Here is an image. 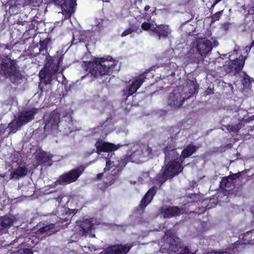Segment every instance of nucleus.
<instances>
[{
	"mask_svg": "<svg viewBox=\"0 0 254 254\" xmlns=\"http://www.w3.org/2000/svg\"><path fill=\"white\" fill-rule=\"evenodd\" d=\"M95 146L99 154L98 159L101 160L103 163H106V167L104 168L105 171L109 170L112 168L114 171H115L117 168H122L125 166L127 163L125 158L119 160L118 159L112 156L109 158L110 154L108 152L118 150L120 147L119 144L115 145L100 140L96 142Z\"/></svg>",
	"mask_w": 254,
	"mask_h": 254,
	"instance_id": "nucleus-1",
	"label": "nucleus"
},
{
	"mask_svg": "<svg viewBox=\"0 0 254 254\" xmlns=\"http://www.w3.org/2000/svg\"><path fill=\"white\" fill-rule=\"evenodd\" d=\"M165 154V162L168 161V163L165 167L162 175H158L157 180L161 183H163L167 179L172 178L174 175L178 174L183 170V168L180 164V160L178 162L175 161L178 159V153L176 149L168 150L166 149L164 150Z\"/></svg>",
	"mask_w": 254,
	"mask_h": 254,
	"instance_id": "nucleus-2",
	"label": "nucleus"
},
{
	"mask_svg": "<svg viewBox=\"0 0 254 254\" xmlns=\"http://www.w3.org/2000/svg\"><path fill=\"white\" fill-rule=\"evenodd\" d=\"M0 75L6 78H9L10 81L18 84L21 82L22 75L18 66L14 60L7 56L0 55Z\"/></svg>",
	"mask_w": 254,
	"mask_h": 254,
	"instance_id": "nucleus-3",
	"label": "nucleus"
},
{
	"mask_svg": "<svg viewBox=\"0 0 254 254\" xmlns=\"http://www.w3.org/2000/svg\"><path fill=\"white\" fill-rule=\"evenodd\" d=\"M188 85H190L191 87L189 94L181 87H178L167 97V104L170 109L174 110L181 107L184 102L195 92L197 87L193 84V81L188 82Z\"/></svg>",
	"mask_w": 254,
	"mask_h": 254,
	"instance_id": "nucleus-4",
	"label": "nucleus"
},
{
	"mask_svg": "<svg viewBox=\"0 0 254 254\" xmlns=\"http://www.w3.org/2000/svg\"><path fill=\"white\" fill-rule=\"evenodd\" d=\"M116 65L112 57H109L107 59L103 58L90 63V66L92 67L90 72L95 77L98 78L109 74Z\"/></svg>",
	"mask_w": 254,
	"mask_h": 254,
	"instance_id": "nucleus-5",
	"label": "nucleus"
},
{
	"mask_svg": "<svg viewBox=\"0 0 254 254\" xmlns=\"http://www.w3.org/2000/svg\"><path fill=\"white\" fill-rule=\"evenodd\" d=\"M164 244L161 246V249L167 250L169 254H193L190 253L187 247H182L179 246V239L175 235L171 234L170 231H167L163 237Z\"/></svg>",
	"mask_w": 254,
	"mask_h": 254,
	"instance_id": "nucleus-6",
	"label": "nucleus"
},
{
	"mask_svg": "<svg viewBox=\"0 0 254 254\" xmlns=\"http://www.w3.org/2000/svg\"><path fill=\"white\" fill-rule=\"evenodd\" d=\"M212 49V44L209 40L205 38H198L195 46L189 51L188 56L195 61L203 60Z\"/></svg>",
	"mask_w": 254,
	"mask_h": 254,
	"instance_id": "nucleus-7",
	"label": "nucleus"
},
{
	"mask_svg": "<svg viewBox=\"0 0 254 254\" xmlns=\"http://www.w3.org/2000/svg\"><path fill=\"white\" fill-rule=\"evenodd\" d=\"M141 28L145 31L150 30L152 33V35H157L159 40L166 38L171 33V29L168 25H157L156 24L143 22L141 24Z\"/></svg>",
	"mask_w": 254,
	"mask_h": 254,
	"instance_id": "nucleus-8",
	"label": "nucleus"
},
{
	"mask_svg": "<svg viewBox=\"0 0 254 254\" xmlns=\"http://www.w3.org/2000/svg\"><path fill=\"white\" fill-rule=\"evenodd\" d=\"M61 60L57 59L54 61V63H51L47 66L44 69L41 70L39 72L40 77L44 80L46 84H49L50 82L56 78V75L59 73V65Z\"/></svg>",
	"mask_w": 254,
	"mask_h": 254,
	"instance_id": "nucleus-9",
	"label": "nucleus"
},
{
	"mask_svg": "<svg viewBox=\"0 0 254 254\" xmlns=\"http://www.w3.org/2000/svg\"><path fill=\"white\" fill-rule=\"evenodd\" d=\"M84 170V167L80 166L73 169L67 173L60 176L55 183L50 185L53 188L58 185H64L75 182L81 175Z\"/></svg>",
	"mask_w": 254,
	"mask_h": 254,
	"instance_id": "nucleus-10",
	"label": "nucleus"
},
{
	"mask_svg": "<svg viewBox=\"0 0 254 254\" xmlns=\"http://www.w3.org/2000/svg\"><path fill=\"white\" fill-rule=\"evenodd\" d=\"M129 148L131 152L128 153L127 156L125 158L127 162L131 161L133 163H139V159L145 156V153L147 151V147L145 145L140 146L138 144H130Z\"/></svg>",
	"mask_w": 254,
	"mask_h": 254,
	"instance_id": "nucleus-11",
	"label": "nucleus"
},
{
	"mask_svg": "<svg viewBox=\"0 0 254 254\" xmlns=\"http://www.w3.org/2000/svg\"><path fill=\"white\" fill-rule=\"evenodd\" d=\"M44 120L45 131L53 133L58 129V124L60 121V115L59 113L54 111L50 114L45 115Z\"/></svg>",
	"mask_w": 254,
	"mask_h": 254,
	"instance_id": "nucleus-12",
	"label": "nucleus"
},
{
	"mask_svg": "<svg viewBox=\"0 0 254 254\" xmlns=\"http://www.w3.org/2000/svg\"><path fill=\"white\" fill-rule=\"evenodd\" d=\"M246 59V57L241 56L235 60L226 61L224 64L225 70L227 73H232L236 75L242 69Z\"/></svg>",
	"mask_w": 254,
	"mask_h": 254,
	"instance_id": "nucleus-13",
	"label": "nucleus"
},
{
	"mask_svg": "<svg viewBox=\"0 0 254 254\" xmlns=\"http://www.w3.org/2000/svg\"><path fill=\"white\" fill-rule=\"evenodd\" d=\"M37 109L33 108L29 111L21 112L17 121V126L21 127L23 125L31 121L34 118L35 115L37 113Z\"/></svg>",
	"mask_w": 254,
	"mask_h": 254,
	"instance_id": "nucleus-14",
	"label": "nucleus"
},
{
	"mask_svg": "<svg viewBox=\"0 0 254 254\" xmlns=\"http://www.w3.org/2000/svg\"><path fill=\"white\" fill-rule=\"evenodd\" d=\"M131 246L128 245H115L109 247L105 251L100 254H126Z\"/></svg>",
	"mask_w": 254,
	"mask_h": 254,
	"instance_id": "nucleus-15",
	"label": "nucleus"
},
{
	"mask_svg": "<svg viewBox=\"0 0 254 254\" xmlns=\"http://www.w3.org/2000/svg\"><path fill=\"white\" fill-rule=\"evenodd\" d=\"M55 3L62 7L63 12L67 13L69 17L74 12V2L73 0H55Z\"/></svg>",
	"mask_w": 254,
	"mask_h": 254,
	"instance_id": "nucleus-16",
	"label": "nucleus"
},
{
	"mask_svg": "<svg viewBox=\"0 0 254 254\" xmlns=\"http://www.w3.org/2000/svg\"><path fill=\"white\" fill-rule=\"evenodd\" d=\"M239 177L238 174H234L225 178L220 182V187L226 191H230L234 187V180Z\"/></svg>",
	"mask_w": 254,
	"mask_h": 254,
	"instance_id": "nucleus-17",
	"label": "nucleus"
},
{
	"mask_svg": "<svg viewBox=\"0 0 254 254\" xmlns=\"http://www.w3.org/2000/svg\"><path fill=\"white\" fill-rule=\"evenodd\" d=\"M160 213L163 214L164 218H168L179 215L181 213V210L178 207L168 206L162 207L160 209Z\"/></svg>",
	"mask_w": 254,
	"mask_h": 254,
	"instance_id": "nucleus-18",
	"label": "nucleus"
},
{
	"mask_svg": "<svg viewBox=\"0 0 254 254\" xmlns=\"http://www.w3.org/2000/svg\"><path fill=\"white\" fill-rule=\"evenodd\" d=\"M28 170L24 167H18L10 175V179L19 180L26 176L27 174Z\"/></svg>",
	"mask_w": 254,
	"mask_h": 254,
	"instance_id": "nucleus-19",
	"label": "nucleus"
},
{
	"mask_svg": "<svg viewBox=\"0 0 254 254\" xmlns=\"http://www.w3.org/2000/svg\"><path fill=\"white\" fill-rule=\"evenodd\" d=\"M86 32L84 31L76 30L73 33V38L72 43L77 44L80 42H85L86 41Z\"/></svg>",
	"mask_w": 254,
	"mask_h": 254,
	"instance_id": "nucleus-20",
	"label": "nucleus"
},
{
	"mask_svg": "<svg viewBox=\"0 0 254 254\" xmlns=\"http://www.w3.org/2000/svg\"><path fill=\"white\" fill-rule=\"evenodd\" d=\"M143 82L144 79L142 78H140L136 80L135 81L133 82L128 89H127L125 94H127V96L132 95L137 91Z\"/></svg>",
	"mask_w": 254,
	"mask_h": 254,
	"instance_id": "nucleus-21",
	"label": "nucleus"
},
{
	"mask_svg": "<svg viewBox=\"0 0 254 254\" xmlns=\"http://www.w3.org/2000/svg\"><path fill=\"white\" fill-rule=\"evenodd\" d=\"M155 192V188H152L150 189L146 193L143 198L142 199L140 206L142 208L146 207L147 205L151 202Z\"/></svg>",
	"mask_w": 254,
	"mask_h": 254,
	"instance_id": "nucleus-22",
	"label": "nucleus"
},
{
	"mask_svg": "<svg viewBox=\"0 0 254 254\" xmlns=\"http://www.w3.org/2000/svg\"><path fill=\"white\" fill-rule=\"evenodd\" d=\"M196 150V147L193 145H188L182 151V154L180 156L179 160L182 163L183 159L191 156Z\"/></svg>",
	"mask_w": 254,
	"mask_h": 254,
	"instance_id": "nucleus-23",
	"label": "nucleus"
},
{
	"mask_svg": "<svg viewBox=\"0 0 254 254\" xmlns=\"http://www.w3.org/2000/svg\"><path fill=\"white\" fill-rule=\"evenodd\" d=\"M13 223L12 218L4 216L0 217V232L10 227Z\"/></svg>",
	"mask_w": 254,
	"mask_h": 254,
	"instance_id": "nucleus-24",
	"label": "nucleus"
},
{
	"mask_svg": "<svg viewBox=\"0 0 254 254\" xmlns=\"http://www.w3.org/2000/svg\"><path fill=\"white\" fill-rule=\"evenodd\" d=\"M35 157L39 164H43L48 162L52 158V155L44 151H41L37 153Z\"/></svg>",
	"mask_w": 254,
	"mask_h": 254,
	"instance_id": "nucleus-25",
	"label": "nucleus"
},
{
	"mask_svg": "<svg viewBox=\"0 0 254 254\" xmlns=\"http://www.w3.org/2000/svg\"><path fill=\"white\" fill-rule=\"evenodd\" d=\"M81 228L84 233L88 232L89 230L92 229L93 224L91 223L89 220L86 219L81 222Z\"/></svg>",
	"mask_w": 254,
	"mask_h": 254,
	"instance_id": "nucleus-26",
	"label": "nucleus"
},
{
	"mask_svg": "<svg viewBox=\"0 0 254 254\" xmlns=\"http://www.w3.org/2000/svg\"><path fill=\"white\" fill-rule=\"evenodd\" d=\"M242 127V126L241 124H238L234 125H229L227 126L226 128L227 130L230 132H236L238 131Z\"/></svg>",
	"mask_w": 254,
	"mask_h": 254,
	"instance_id": "nucleus-27",
	"label": "nucleus"
},
{
	"mask_svg": "<svg viewBox=\"0 0 254 254\" xmlns=\"http://www.w3.org/2000/svg\"><path fill=\"white\" fill-rule=\"evenodd\" d=\"M55 227V224L53 223L50 224L49 225H46L45 226H43L42 227H40L39 229V232L40 233H45L50 230L53 229Z\"/></svg>",
	"mask_w": 254,
	"mask_h": 254,
	"instance_id": "nucleus-28",
	"label": "nucleus"
},
{
	"mask_svg": "<svg viewBox=\"0 0 254 254\" xmlns=\"http://www.w3.org/2000/svg\"><path fill=\"white\" fill-rule=\"evenodd\" d=\"M20 127L17 126V121L16 122L10 123L9 125L8 128L10 132H15Z\"/></svg>",
	"mask_w": 254,
	"mask_h": 254,
	"instance_id": "nucleus-29",
	"label": "nucleus"
},
{
	"mask_svg": "<svg viewBox=\"0 0 254 254\" xmlns=\"http://www.w3.org/2000/svg\"><path fill=\"white\" fill-rule=\"evenodd\" d=\"M245 74L246 76L243 78L242 83L244 86L248 87L251 84L250 77L248 75H246V73H245Z\"/></svg>",
	"mask_w": 254,
	"mask_h": 254,
	"instance_id": "nucleus-30",
	"label": "nucleus"
},
{
	"mask_svg": "<svg viewBox=\"0 0 254 254\" xmlns=\"http://www.w3.org/2000/svg\"><path fill=\"white\" fill-rule=\"evenodd\" d=\"M32 252L29 249L20 250H19L16 254H32Z\"/></svg>",
	"mask_w": 254,
	"mask_h": 254,
	"instance_id": "nucleus-31",
	"label": "nucleus"
},
{
	"mask_svg": "<svg viewBox=\"0 0 254 254\" xmlns=\"http://www.w3.org/2000/svg\"><path fill=\"white\" fill-rule=\"evenodd\" d=\"M15 101V98L13 97H8L7 99L5 100L4 103L6 105H11Z\"/></svg>",
	"mask_w": 254,
	"mask_h": 254,
	"instance_id": "nucleus-32",
	"label": "nucleus"
},
{
	"mask_svg": "<svg viewBox=\"0 0 254 254\" xmlns=\"http://www.w3.org/2000/svg\"><path fill=\"white\" fill-rule=\"evenodd\" d=\"M133 30L131 28H129L125 30L124 32H123L122 34V36L124 37L126 36L129 34H131Z\"/></svg>",
	"mask_w": 254,
	"mask_h": 254,
	"instance_id": "nucleus-33",
	"label": "nucleus"
},
{
	"mask_svg": "<svg viewBox=\"0 0 254 254\" xmlns=\"http://www.w3.org/2000/svg\"><path fill=\"white\" fill-rule=\"evenodd\" d=\"M204 254H229L227 252H210Z\"/></svg>",
	"mask_w": 254,
	"mask_h": 254,
	"instance_id": "nucleus-34",
	"label": "nucleus"
},
{
	"mask_svg": "<svg viewBox=\"0 0 254 254\" xmlns=\"http://www.w3.org/2000/svg\"><path fill=\"white\" fill-rule=\"evenodd\" d=\"M220 16V13H216L212 16V18L213 20H217L219 19Z\"/></svg>",
	"mask_w": 254,
	"mask_h": 254,
	"instance_id": "nucleus-35",
	"label": "nucleus"
},
{
	"mask_svg": "<svg viewBox=\"0 0 254 254\" xmlns=\"http://www.w3.org/2000/svg\"><path fill=\"white\" fill-rule=\"evenodd\" d=\"M102 176H103V173H100L97 175V179H100Z\"/></svg>",
	"mask_w": 254,
	"mask_h": 254,
	"instance_id": "nucleus-36",
	"label": "nucleus"
},
{
	"mask_svg": "<svg viewBox=\"0 0 254 254\" xmlns=\"http://www.w3.org/2000/svg\"><path fill=\"white\" fill-rule=\"evenodd\" d=\"M150 8V6L149 5H146L144 7V10L147 11Z\"/></svg>",
	"mask_w": 254,
	"mask_h": 254,
	"instance_id": "nucleus-37",
	"label": "nucleus"
},
{
	"mask_svg": "<svg viewBox=\"0 0 254 254\" xmlns=\"http://www.w3.org/2000/svg\"><path fill=\"white\" fill-rule=\"evenodd\" d=\"M250 49H251V48L250 47H246V53H248V51H250Z\"/></svg>",
	"mask_w": 254,
	"mask_h": 254,
	"instance_id": "nucleus-38",
	"label": "nucleus"
},
{
	"mask_svg": "<svg viewBox=\"0 0 254 254\" xmlns=\"http://www.w3.org/2000/svg\"><path fill=\"white\" fill-rule=\"evenodd\" d=\"M221 0H215V1L214 3V4H216V3H217L218 2H219V1H220Z\"/></svg>",
	"mask_w": 254,
	"mask_h": 254,
	"instance_id": "nucleus-39",
	"label": "nucleus"
},
{
	"mask_svg": "<svg viewBox=\"0 0 254 254\" xmlns=\"http://www.w3.org/2000/svg\"><path fill=\"white\" fill-rule=\"evenodd\" d=\"M249 233H253V234H254V230L252 231L251 232H247V234H249Z\"/></svg>",
	"mask_w": 254,
	"mask_h": 254,
	"instance_id": "nucleus-40",
	"label": "nucleus"
},
{
	"mask_svg": "<svg viewBox=\"0 0 254 254\" xmlns=\"http://www.w3.org/2000/svg\"><path fill=\"white\" fill-rule=\"evenodd\" d=\"M254 46V41L252 43L251 47Z\"/></svg>",
	"mask_w": 254,
	"mask_h": 254,
	"instance_id": "nucleus-41",
	"label": "nucleus"
},
{
	"mask_svg": "<svg viewBox=\"0 0 254 254\" xmlns=\"http://www.w3.org/2000/svg\"><path fill=\"white\" fill-rule=\"evenodd\" d=\"M57 199L59 201H61V200H62V198H59V197Z\"/></svg>",
	"mask_w": 254,
	"mask_h": 254,
	"instance_id": "nucleus-42",
	"label": "nucleus"
},
{
	"mask_svg": "<svg viewBox=\"0 0 254 254\" xmlns=\"http://www.w3.org/2000/svg\"><path fill=\"white\" fill-rule=\"evenodd\" d=\"M145 175L146 176L148 175L147 173H146Z\"/></svg>",
	"mask_w": 254,
	"mask_h": 254,
	"instance_id": "nucleus-43",
	"label": "nucleus"
},
{
	"mask_svg": "<svg viewBox=\"0 0 254 254\" xmlns=\"http://www.w3.org/2000/svg\"><path fill=\"white\" fill-rule=\"evenodd\" d=\"M1 131L0 130V135H1Z\"/></svg>",
	"mask_w": 254,
	"mask_h": 254,
	"instance_id": "nucleus-44",
	"label": "nucleus"
},
{
	"mask_svg": "<svg viewBox=\"0 0 254 254\" xmlns=\"http://www.w3.org/2000/svg\"><path fill=\"white\" fill-rule=\"evenodd\" d=\"M253 119L254 120V116H253Z\"/></svg>",
	"mask_w": 254,
	"mask_h": 254,
	"instance_id": "nucleus-45",
	"label": "nucleus"
}]
</instances>
